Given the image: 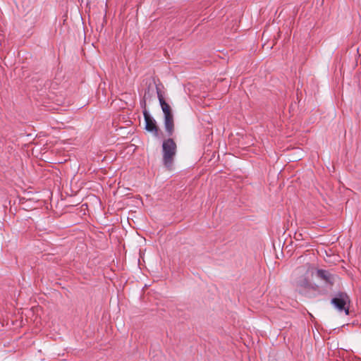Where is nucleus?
Masks as SVG:
<instances>
[{
	"label": "nucleus",
	"instance_id": "7",
	"mask_svg": "<svg viewBox=\"0 0 361 361\" xmlns=\"http://www.w3.org/2000/svg\"><path fill=\"white\" fill-rule=\"evenodd\" d=\"M144 99H147V93L145 94L144 95Z\"/></svg>",
	"mask_w": 361,
	"mask_h": 361
},
{
	"label": "nucleus",
	"instance_id": "2",
	"mask_svg": "<svg viewBox=\"0 0 361 361\" xmlns=\"http://www.w3.org/2000/svg\"><path fill=\"white\" fill-rule=\"evenodd\" d=\"M176 151L177 145L173 139L168 138L163 142V164L169 169H171L173 166Z\"/></svg>",
	"mask_w": 361,
	"mask_h": 361
},
{
	"label": "nucleus",
	"instance_id": "5",
	"mask_svg": "<svg viewBox=\"0 0 361 361\" xmlns=\"http://www.w3.org/2000/svg\"><path fill=\"white\" fill-rule=\"evenodd\" d=\"M143 115L145 121V129L152 133L155 136H158L159 128L157 126L155 120L149 115V112L145 109Z\"/></svg>",
	"mask_w": 361,
	"mask_h": 361
},
{
	"label": "nucleus",
	"instance_id": "3",
	"mask_svg": "<svg viewBox=\"0 0 361 361\" xmlns=\"http://www.w3.org/2000/svg\"><path fill=\"white\" fill-rule=\"evenodd\" d=\"M350 300L349 296L345 293H338L331 299V304L339 312H344L346 315L349 314Z\"/></svg>",
	"mask_w": 361,
	"mask_h": 361
},
{
	"label": "nucleus",
	"instance_id": "6",
	"mask_svg": "<svg viewBox=\"0 0 361 361\" xmlns=\"http://www.w3.org/2000/svg\"><path fill=\"white\" fill-rule=\"evenodd\" d=\"M298 286L304 288H310L312 286V284L310 280L307 278H305L303 279L299 280L298 282Z\"/></svg>",
	"mask_w": 361,
	"mask_h": 361
},
{
	"label": "nucleus",
	"instance_id": "4",
	"mask_svg": "<svg viewBox=\"0 0 361 361\" xmlns=\"http://www.w3.org/2000/svg\"><path fill=\"white\" fill-rule=\"evenodd\" d=\"M306 273L310 274L311 275L316 274L317 276L323 280L326 283L333 285L336 276L331 274L329 271L323 269L315 270L312 267L308 265L306 268Z\"/></svg>",
	"mask_w": 361,
	"mask_h": 361
},
{
	"label": "nucleus",
	"instance_id": "1",
	"mask_svg": "<svg viewBox=\"0 0 361 361\" xmlns=\"http://www.w3.org/2000/svg\"><path fill=\"white\" fill-rule=\"evenodd\" d=\"M157 90V96L164 116V126L169 135H171L174 130L173 115L172 114L170 105L164 100L159 88Z\"/></svg>",
	"mask_w": 361,
	"mask_h": 361
}]
</instances>
